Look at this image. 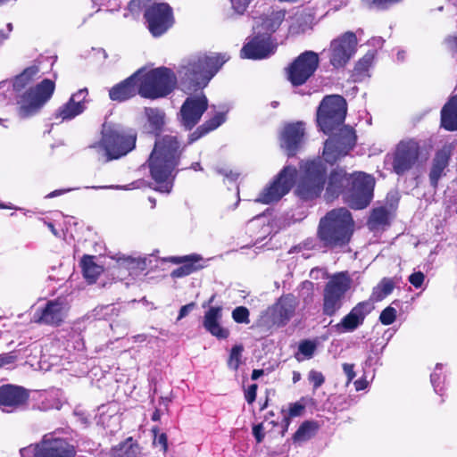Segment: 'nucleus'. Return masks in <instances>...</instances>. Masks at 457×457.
I'll return each instance as SVG.
<instances>
[{"instance_id": "nucleus-62", "label": "nucleus", "mask_w": 457, "mask_h": 457, "mask_svg": "<svg viewBox=\"0 0 457 457\" xmlns=\"http://www.w3.org/2000/svg\"><path fill=\"white\" fill-rule=\"evenodd\" d=\"M302 378V375L299 371H293V377H292V380H293V383L295 384L297 383L298 381H300Z\"/></svg>"}, {"instance_id": "nucleus-60", "label": "nucleus", "mask_w": 457, "mask_h": 457, "mask_svg": "<svg viewBox=\"0 0 457 457\" xmlns=\"http://www.w3.org/2000/svg\"><path fill=\"white\" fill-rule=\"evenodd\" d=\"M157 441L160 445H162L163 449L166 450L167 448V436L165 434H161L158 438H157Z\"/></svg>"}, {"instance_id": "nucleus-13", "label": "nucleus", "mask_w": 457, "mask_h": 457, "mask_svg": "<svg viewBox=\"0 0 457 457\" xmlns=\"http://www.w3.org/2000/svg\"><path fill=\"white\" fill-rule=\"evenodd\" d=\"M420 153V142L415 138H404L395 146L392 155L394 171L402 175L410 170L418 162Z\"/></svg>"}, {"instance_id": "nucleus-48", "label": "nucleus", "mask_w": 457, "mask_h": 457, "mask_svg": "<svg viewBox=\"0 0 457 457\" xmlns=\"http://www.w3.org/2000/svg\"><path fill=\"white\" fill-rule=\"evenodd\" d=\"M250 4V0H231V4L234 12L237 14H243Z\"/></svg>"}, {"instance_id": "nucleus-21", "label": "nucleus", "mask_w": 457, "mask_h": 457, "mask_svg": "<svg viewBox=\"0 0 457 457\" xmlns=\"http://www.w3.org/2000/svg\"><path fill=\"white\" fill-rule=\"evenodd\" d=\"M370 301L357 303L335 327L340 333L353 332L364 322L366 316L373 310Z\"/></svg>"}, {"instance_id": "nucleus-26", "label": "nucleus", "mask_w": 457, "mask_h": 457, "mask_svg": "<svg viewBox=\"0 0 457 457\" xmlns=\"http://www.w3.org/2000/svg\"><path fill=\"white\" fill-rule=\"evenodd\" d=\"M222 307L212 306L204 313L203 325L206 331L219 339H226L229 336L228 328L222 327Z\"/></svg>"}, {"instance_id": "nucleus-7", "label": "nucleus", "mask_w": 457, "mask_h": 457, "mask_svg": "<svg viewBox=\"0 0 457 457\" xmlns=\"http://www.w3.org/2000/svg\"><path fill=\"white\" fill-rule=\"evenodd\" d=\"M137 136L131 129H125L120 125L104 123L102 129V139L93 147L97 149L104 161L118 159L133 150Z\"/></svg>"}, {"instance_id": "nucleus-49", "label": "nucleus", "mask_w": 457, "mask_h": 457, "mask_svg": "<svg viewBox=\"0 0 457 457\" xmlns=\"http://www.w3.org/2000/svg\"><path fill=\"white\" fill-rule=\"evenodd\" d=\"M441 368H442V364H439V363L436 364L435 371L430 376L431 383L434 386V389H435L436 393H438V394L441 391V387H440L441 378H440V374L438 373V370H441Z\"/></svg>"}, {"instance_id": "nucleus-35", "label": "nucleus", "mask_w": 457, "mask_h": 457, "mask_svg": "<svg viewBox=\"0 0 457 457\" xmlns=\"http://www.w3.org/2000/svg\"><path fill=\"white\" fill-rule=\"evenodd\" d=\"M118 264L120 267L129 270L131 276L137 275V271H144L147 266L145 258H133L131 256L118 258Z\"/></svg>"}, {"instance_id": "nucleus-27", "label": "nucleus", "mask_w": 457, "mask_h": 457, "mask_svg": "<svg viewBox=\"0 0 457 457\" xmlns=\"http://www.w3.org/2000/svg\"><path fill=\"white\" fill-rule=\"evenodd\" d=\"M296 308V300L293 295L282 296L270 309V315L274 324L285 325L294 315Z\"/></svg>"}, {"instance_id": "nucleus-20", "label": "nucleus", "mask_w": 457, "mask_h": 457, "mask_svg": "<svg viewBox=\"0 0 457 457\" xmlns=\"http://www.w3.org/2000/svg\"><path fill=\"white\" fill-rule=\"evenodd\" d=\"M68 308L63 300L49 301L43 309L35 312L32 320L47 325H59L65 318Z\"/></svg>"}, {"instance_id": "nucleus-11", "label": "nucleus", "mask_w": 457, "mask_h": 457, "mask_svg": "<svg viewBox=\"0 0 457 457\" xmlns=\"http://www.w3.org/2000/svg\"><path fill=\"white\" fill-rule=\"evenodd\" d=\"M352 278L348 272L342 271L328 278L323 290V312L334 315L344 303L346 292L351 288Z\"/></svg>"}, {"instance_id": "nucleus-50", "label": "nucleus", "mask_w": 457, "mask_h": 457, "mask_svg": "<svg viewBox=\"0 0 457 457\" xmlns=\"http://www.w3.org/2000/svg\"><path fill=\"white\" fill-rule=\"evenodd\" d=\"M425 276L421 271L414 272L409 277L410 283L416 288L422 286Z\"/></svg>"}, {"instance_id": "nucleus-59", "label": "nucleus", "mask_w": 457, "mask_h": 457, "mask_svg": "<svg viewBox=\"0 0 457 457\" xmlns=\"http://www.w3.org/2000/svg\"><path fill=\"white\" fill-rule=\"evenodd\" d=\"M445 42L452 49L457 48V37H449Z\"/></svg>"}, {"instance_id": "nucleus-36", "label": "nucleus", "mask_w": 457, "mask_h": 457, "mask_svg": "<svg viewBox=\"0 0 457 457\" xmlns=\"http://www.w3.org/2000/svg\"><path fill=\"white\" fill-rule=\"evenodd\" d=\"M374 58L375 53L370 51L357 62L353 71V77L356 80H362L366 77H370L369 71L373 64Z\"/></svg>"}, {"instance_id": "nucleus-64", "label": "nucleus", "mask_w": 457, "mask_h": 457, "mask_svg": "<svg viewBox=\"0 0 457 457\" xmlns=\"http://www.w3.org/2000/svg\"><path fill=\"white\" fill-rule=\"evenodd\" d=\"M191 169H193L194 170H201L202 167L199 162H195L191 165Z\"/></svg>"}, {"instance_id": "nucleus-4", "label": "nucleus", "mask_w": 457, "mask_h": 457, "mask_svg": "<svg viewBox=\"0 0 457 457\" xmlns=\"http://www.w3.org/2000/svg\"><path fill=\"white\" fill-rule=\"evenodd\" d=\"M183 148L176 136L159 137L148 159V167L156 190L170 193L172 188L173 171L179 164Z\"/></svg>"}, {"instance_id": "nucleus-38", "label": "nucleus", "mask_w": 457, "mask_h": 457, "mask_svg": "<svg viewBox=\"0 0 457 457\" xmlns=\"http://www.w3.org/2000/svg\"><path fill=\"white\" fill-rule=\"evenodd\" d=\"M394 288V283L389 278H383L380 283L373 288L370 301L378 302L387 296Z\"/></svg>"}, {"instance_id": "nucleus-37", "label": "nucleus", "mask_w": 457, "mask_h": 457, "mask_svg": "<svg viewBox=\"0 0 457 457\" xmlns=\"http://www.w3.org/2000/svg\"><path fill=\"white\" fill-rule=\"evenodd\" d=\"M389 220L390 212L386 208L380 207L374 209L369 220V227L372 230L378 229L380 227L387 225Z\"/></svg>"}, {"instance_id": "nucleus-55", "label": "nucleus", "mask_w": 457, "mask_h": 457, "mask_svg": "<svg viewBox=\"0 0 457 457\" xmlns=\"http://www.w3.org/2000/svg\"><path fill=\"white\" fill-rule=\"evenodd\" d=\"M217 171L230 180H236L239 176V174L237 172H234V171L228 170V168L219 169V170H217Z\"/></svg>"}, {"instance_id": "nucleus-9", "label": "nucleus", "mask_w": 457, "mask_h": 457, "mask_svg": "<svg viewBox=\"0 0 457 457\" xmlns=\"http://www.w3.org/2000/svg\"><path fill=\"white\" fill-rule=\"evenodd\" d=\"M301 178L297 183L295 193L303 200L318 197L325 184L327 167L320 159L308 161L300 165Z\"/></svg>"}, {"instance_id": "nucleus-17", "label": "nucleus", "mask_w": 457, "mask_h": 457, "mask_svg": "<svg viewBox=\"0 0 457 457\" xmlns=\"http://www.w3.org/2000/svg\"><path fill=\"white\" fill-rule=\"evenodd\" d=\"M207 105L208 101L204 94L187 97L180 109L179 120L181 125L187 129H191L200 120L207 109Z\"/></svg>"}, {"instance_id": "nucleus-30", "label": "nucleus", "mask_w": 457, "mask_h": 457, "mask_svg": "<svg viewBox=\"0 0 457 457\" xmlns=\"http://www.w3.org/2000/svg\"><path fill=\"white\" fill-rule=\"evenodd\" d=\"M112 457H141V448L137 442L132 437H128L125 441L112 448Z\"/></svg>"}, {"instance_id": "nucleus-45", "label": "nucleus", "mask_w": 457, "mask_h": 457, "mask_svg": "<svg viewBox=\"0 0 457 457\" xmlns=\"http://www.w3.org/2000/svg\"><path fill=\"white\" fill-rule=\"evenodd\" d=\"M41 452V441L37 444L30 445L27 447H24L20 451L21 457H40Z\"/></svg>"}, {"instance_id": "nucleus-29", "label": "nucleus", "mask_w": 457, "mask_h": 457, "mask_svg": "<svg viewBox=\"0 0 457 457\" xmlns=\"http://www.w3.org/2000/svg\"><path fill=\"white\" fill-rule=\"evenodd\" d=\"M202 260L201 256L198 254H190L185 255L181 257H172L171 262L174 263H184V265L175 269L171 276L173 278H181L191 274L193 271L196 270L194 264Z\"/></svg>"}, {"instance_id": "nucleus-18", "label": "nucleus", "mask_w": 457, "mask_h": 457, "mask_svg": "<svg viewBox=\"0 0 457 457\" xmlns=\"http://www.w3.org/2000/svg\"><path fill=\"white\" fill-rule=\"evenodd\" d=\"M87 96V88L79 89L72 94L70 99L56 110L55 119H60L62 121L71 120L83 113L89 102Z\"/></svg>"}, {"instance_id": "nucleus-44", "label": "nucleus", "mask_w": 457, "mask_h": 457, "mask_svg": "<svg viewBox=\"0 0 457 457\" xmlns=\"http://www.w3.org/2000/svg\"><path fill=\"white\" fill-rule=\"evenodd\" d=\"M396 310L394 307L388 306L382 311L379 316V320L383 325H391L396 319Z\"/></svg>"}, {"instance_id": "nucleus-42", "label": "nucleus", "mask_w": 457, "mask_h": 457, "mask_svg": "<svg viewBox=\"0 0 457 457\" xmlns=\"http://www.w3.org/2000/svg\"><path fill=\"white\" fill-rule=\"evenodd\" d=\"M60 392L58 390H53L45 395L46 403H42L43 410L57 409L61 408V402L59 400Z\"/></svg>"}, {"instance_id": "nucleus-16", "label": "nucleus", "mask_w": 457, "mask_h": 457, "mask_svg": "<svg viewBox=\"0 0 457 457\" xmlns=\"http://www.w3.org/2000/svg\"><path fill=\"white\" fill-rule=\"evenodd\" d=\"M147 28L154 37L164 34L174 23L173 12L166 3L153 4L144 14Z\"/></svg>"}, {"instance_id": "nucleus-34", "label": "nucleus", "mask_w": 457, "mask_h": 457, "mask_svg": "<svg viewBox=\"0 0 457 457\" xmlns=\"http://www.w3.org/2000/svg\"><path fill=\"white\" fill-rule=\"evenodd\" d=\"M312 29V19L304 13H296L291 18L288 31L291 35H299Z\"/></svg>"}, {"instance_id": "nucleus-63", "label": "nucleus", "mask_w": 457, "mask_h": 457, "mask_svg": "<svg viewBox=\"0 0 457 457\" xmlns=\"http://www.w3.org/2000/svg\"><path fill=\"white\" fill-rule=\"evenodd\" d=\"M135 183H132V184H129V185H126V186H122V187H115V188H118V189H124V190H130V189H133L135 188Z\"/></svg>"}, {"instance_id": "nucleus-14", "label": "nucleus", "mask_w": 457, "mask_h": 457, "mask_svg": "<svg viewBox=\"0 0 457 457\" xmlns=\"http://www.w3.org/2000/svg\"><path fill=\"white\" fill-rule=\"evenodd\" d=\"M357 37L354 33L348 31L330 42L328 48L329 63L335 69L344 68L357 49Z\"/></svg>"}, {"instance_id": "nucleus-46", "label": "nucleus", "mask_w": 457, "mask_h": 457, "mask_svg": "<svg viewBox=\"0 0 457 457\" xmlns=\"http://www.w3.org/2000/svg\"><path fill=\"white\" fill-rule=\"evenodd\" d=\"M308 379L313 385V388H319L325 381L323 374L320 371L312 370L308 374Z\"/></svg>"}, {"instance_id": "nucleus-61", "label": "nucleus", "mask_w": 457, "mask_h": 457, "mask_svg": "<svg viewBox=\"0 0 457 457\" xmlns=\"http://www.w3.org/2000/svg\"><path fill=\"white\" fill-rule=\"evenodd\" d=\"M263 370H253L252 372V379L256 380L263 375Z\"/></svg>"}, {"instance_id": "nucleus-22", "label": "nucleus", "mask_w": 457, "mask_h": 457, "mask_svg": "<svg viewBox=\"0 0 457 457\" xmlns=\"http://www.w3.org/2000/svg\"><path fill=\"white\" fill-rule=\"evenodd\" d=\"M28 393L21 386L4 385L0 386V408L6 412H12L28 400Z\"/></svg>"}, {"instance_id": "nucleus-41", "label": "nucleus", "mask_w": 457, "mask_h": 457, "mask_svg": "<svg viewBox=\"0 0 457 457\" xmlns=\"http://www.w3.org/2000/svg\"><path fill=\"white\" fill-rule=\"evenodd\" d=\"M244 347L242 345H234L228 359V367L232 370H237L242 361Z\"/></svg>"}, {"instance_id": "nucleus-51", "label": "nucleus", "mask_w": 457, "mask_h": 457, "mask_svg": "<svg viewBox=\"0 0 457 457\" xmlns=\"http://www.w3.org/2000/svg\"><path fill=\"white\" fill-rule=\"evenodd\" d=\"M256 392H257V385L253 384L250 385L245 390V401L251 404L253 403L256 399Z\"/></svg>"}, {"instance_id": "nucleus-28", "label": "nucleus", "mask_w": 457, "mask_h": 457, "mask_svg": "<svg viewBox=\"0 0 457 457\" xmlns=\"http://www.w3.org/2000/svg\"><path fill=\"white\" fill-rule=\"evenodd\" d=\"M441 124L449 131L457 130V96L451 97L441 111Z\"/></svg>"}, {"instance_id": "nucleus-54", "label": "nucleus", "mask_w": 457, "mask_h": 457, "mask_svg": "<svg viewBox=\"0 0 457 457\" xmlns=\"http://www.w3.org/2000/svg\"><path fill=\"white\" fill-rule=\"evenodd\" d=\"M354 365L350 363H344L343 370L347 376V382L350 383L355 378Z\"/></svg>"}, {"instance_id": "nucleus-10", "label": "nucleus", "mask_w": 457, "mask_h": 457, "mask_svg": "<svg viewBox=\"0 0 457 457\" xmlns=\"http://www.w3.org/2000/svg\"><path fill=\"white\" fill-rule=\"evenodd\" d=\"M283 16V13L276 12L271 17L263 20L261 27L265 30V35L257 36L246 43L241 50V56L258 60L267 58L274 54L277 45L273 43L270 34L279 27Z\"/></svg>"}, {"instance_id": "nucleus-47", "label": "nucleus", "mask_w": 457, "mask_h": 457, "mask_svg": "<svg viewBox=\"0 0 457 457\" xmlns=\"http://www.w3.org/2000/svg\"><path fill=\"white\" fill-rule=\"evenodd\" d=\"M17 360V356L13 353L0 354V369L12 366Z\"/></svg>"}, {"instance_id": "nucleus-40", "label": "nucleus", "mask_w": 457, "mask_h": 457, "mask_svg": "<svg viewBox=\"0 0 457 457\" xmlns=\"http://www.w3.org/2000/svg\"><path fill=\"white\" fill-rule=\"evenodd\" d=\"M316 347V344L311 340H303L300 342L298 345V351L295 354V359L298 361H303V360H309L312 358Z\"/></svg>"}, {"instance_id": "nucleus-19", "label": "nucleus", "mask_w": 457, "mask_h": 457, "mask_svg": "<svg viewBox=\"0 0 457 457\" xmlns=\"http://www.w3.org/2000/svg\"><path fill=\"white\" fill-rule=\"evenodd\" d=\"M41 446L40 457H75L76 455L74 446L54 433L45 435L41 439Z\"/></svg>"}, {"instance_id": "nucleus-2", "label": "nucleus", "mask_w": 457, "mask_h": 457, "mask_svg": "<svg viewBox=\"0 0 457 457\" xmlns=\"http://www.w3.org/2000/svg\"><path fill=\"white\" fill-rule=\"evenodd\" d=\"M43 72L37 65L25 69L13 81V88L17 93L16 104L18 115L22 119L38 113L43 106L51 99L55 83L45 79L34 86V82L41 79Z\"/></svg>"}, {"instance_id": "nucleus-52", "label": "nucleus", "mask_w": 457, "mask_h": 457, "mask_svg": "<svg viewBox=\"0 0 457 457\" xmlns=\"http://www.w3.org/2000/svg\"><path fill=\"white\" fill-rule=\"evenodd\" d=\"M303 410L304 405L296 402L289 405L288 414L290 417H297L303 413Z\"/></svg>"}, {"instance_id": "nucleus-33", "label": "nucleus", "mask_w": 457, "mask_h": 457, "mask_svg": "<svg viewBox=\"0 0 457 457\" xmlns=\"http://www.w3.org/2000/svg\"><path fill=\"white\" fill-rule=\"evenodd\" d=\"M80 264L83 275L89 283H94L103 272V267L96 263L94 256L85 255Z\"/></svg>"}, {"instance_id": "nucleus-15", "label": "nucleus", "mask_w": 457, "mask_h": 457, "mask_svg": "<svg viewBox=\"0 0 457 457\" xmlns=\"http://www.w3.org/2000/svg\"><path fill=\"white\" fill-rule=\"evenodd\" d=\"M295 176V168L290 166L285 167L277 178L269 186L263 188L255 201L264 204L278 202L289 192Z\"/></svg>"}, {"instance_id": "nucleus-43", "label": "nucleus", "mask_w": 457, "mask_h": 457, "mask_svg": "<svg viewBox=\"0 0 457 457\" xmlns=\"http://www.w3.org/2000/svg\"><path fill=\"white\" fill-rule=\"evenodd\" d=\"M232 318L237 323L248 324L249 320V311L244 306L237 307L232 312Z\"/></svg>"}, {"instance_id": "nucleus-56", "label": "nucleus", "mask_w": 457, "mask_h": 457, "mask_svg": "<svg viewBox=\"0 0 457 457\" xmlns=\"http://www.w3.org/2000/svg\"><path fill=\"white\" fill-rule=\"evenodd\" d=\"M194 307H195L194 303H191L182 306L179 310L178 320H181L184 317H186L188 314V312L194 309Z\"/></svg>"}, {"instance_id": "nucleus-31", "label": "nucleus", "mask_w": 457, "mask_h": 457, "mask_svg": "<svg viewBox=\"0 0 457 457\" xmlns=\"http://www.w3.org/2000/svg\"><path fill=\"white\" fill-rule=\"evenodd\" d=\"M147 119V129L151 133H158L165 124V113L158 108H145Z\"/></svg>"}, {"instance_id": "nucleus-5", "label": "nucleus", "mask_w": 457, "mask_h": 457, "mask_svg": "<svg viewBox=\"0 0 457 457\" xmlns=\"http://www.w3.org/2000/svg\"><path fill=\"white\" fill-rule=\"evenodd\" d=\"M353 231V220L345 208L335 209L321 218L318 227V238L323 246L340 248L350 241Z\"/></svg>"}, {"instance_id": "nucleus-58", "label": "nucleus", "mask_w": 457, "mask_h": 457, "mask_svg": "<svg viewBox=\"0 0 457 457\" xmlns=\"http://www.w3.org/2000/svg\"><path fill=\"white\" fill-rule=\"evenodd\" d=\"M354 386L357 391H361L367 387L368 383L365 380L358 379L354 382Z\"/></svg>"}, {"instance_id": "nucleus-6", "label": "nucleus", "mask_w": 457, "mask_h": 457, "mask_svg": "<svg viewBox=\"0 0 457 457\" xmlns=\"http://www.w3.org/2000/svg\"><path fill=\"white\" fill-rule=\"evenodd\" d=\"M229 59L226 54H212L195 57L179 70L185 91L190 92L207 86L220 68Z\"/></svg>"}, {"instance_id": "nucleus-25", "label": "nucleus", "mask_w": 457, "mask_h": 457, "mask_svg": "<svg viewBox=\"0 0 457 457\" xmlns=\"http://www.w3.org/2000/svg\"><path fill=\"white\" fill-rule=\"evenodd\" d=\"M304 124L303 122L291 123L285 126L281 136V146L288 155H293L303 141Z\"/></svg>"}, {"instance_id": "nucleus-57", "label": "nucleus", "mask_w": 457, "mask_h": 457, "mask_svg": "<svg viewBox=\"0 0 457 457\" xmlns=\"http://www.w3.org/2000/svg\"><path fill=\"white\" fill-rule=\"evenodd\" d=\"M73 190L72 188H67V189H60V190H54V191H52L51 193H49L46 197L47 198H54V197H56V196H59L64 193H67V192H70Z\"/></svg>"}, {"instance_id": "nucleus-39", "label": "nucleus", "mask_w": 457, "mask_h": 457, "mask_svg": "<svg viewBox=\"0 0 457 457\" xmlns=\"http://www.w3.org/2000/svg\"><path fill=\"white\" fill-rule=\"evenodd\" d=\"M317 428H318V426L314 422H312V421L303 422L299 427V428L297 429V431L295 432V434L294 436L295 441H297V442L307 441L308 439L312 438L315 435Z\"/></svg>"}, {"instance_id": "nucleus-8", "label": "nucleus", "mask_w": 457, "mask_h": 457, "mask_svg": "<svg viewBox=\"0 0 457 457\" xmlns=\"http://www.w3.org/2000/svg\"><path fill=\"white\" fill-rule=\"evenodd\" d=\"M139 95L149 99L165 97L175 88L177 79L168 68L160 67L150 71L141 70Z\"/></svg>"}, {"instance_id": "nucleus-53", "label": "nucleus", "mask_w": 457, "mask_h": 457, "mask_svg": "<svg viewBox=\"0 0 457 457\" xmlns=\"http://www.w3.org/2000/svg\"><path fill=\"white\" fill-rule=\"evenodd\" d=\"M253 435L255 437L257 443H261L263 440L265 433L263 425L262 423L253 427Z\"/></svg>"}, {"instance_id": "nucleus-23", "label": "nucleus", "mask_w": 457, "mask_h": 457, "mask_svg": "<svg viewBox=\"0 0 457 457\" xmlns=\"http://www.w3.org/2000/svg\"><path fill=\"white\" fill-rule=\"evenodd\" d=\"M455 145V142L446 143L441 149L436 151L429 171V180L434 187L437 186L439 179L445 176V170L449 164Z\"/></svg>"}, {"instance_id": "nucleus-24", "label": "nucleus", "mask_w": 457, "mask_h": 457, "mask_svg": "<svg viewBox=\"0 0 457 457\" xmlns=\"http://www.w3.org/2000/svg\"><path fill=\"white\" fill-rule=\"evenodd\" d=\"M142 71L126 79L124 81L117 84L109 90V96L112 101L122 102L139 94V79Z\"/></svg>"}, {"instance_id": "nucleus-32", "label": "nucleus", "mask_w": 457, "mask_h": 457, "mask_svg": "<svg viewBox=\"0 0 457 457\" xmlns=\"http://www.w3.org/2000/svg\"><path fill=\"white\" fill-rule=\"evenodd\" d=\"M225 113L217 112L212 118L200 126L196 131L189 136V143H193L208 132L214 130L225 121Z\"/></svg>"}, {"instance_id": "nucleus-12", "label": "nucleus", "mask_w": 457, "mask_h": 457, "mask_svg": "<svg viewBox=\"0 0 457 457\" xmlns=\"http://www.w3.org/2000/svg\"><path fill=\"white\" fill-rule=\"evenodd\" d=\"M319 64V54L313 51H305L287 68V79L295 87L302 86L313 76Z\"/></svg>"}, {"instance_id": "nucleus-1", "label": "nucleus", "mask_w": 457, "mask_h": 457, "mask_svg": "<svg viewBox=\"0 0 457 457\" xmlns=\"http://www.w3.org/2000/svg\"><path fill=\"white\" fill-rule=\"evenodd\" d=\"M346 102L338 95L327 96L317 111V123L325 134H333L324 145L323 157L330 164L346 155L355 145L356 136L351 127L342 126L346 115Z\"/></svg>"}, {"instance_id": "nucleus-3", "label": "nucleus", "mask_w": 457, "mask_h": 457, "mask_svg": "<svg viewBox=\"0 0 457 457\" xmlns=\"http://www.w3.org/2000/svg\"><path fill=\"white\" fill-rule=\"evenodd\" d=\"M375 180L364 172L347 174L343 170L331 172L326 190V197L330 200L344 194L345 202L353 209L366 208L372 197Z\"/></svg>"}]
</instances>
